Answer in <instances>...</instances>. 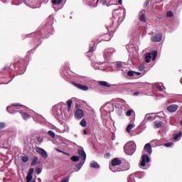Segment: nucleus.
Listing matches in <instances>:
<instances>
[{"label": "nucleus", "instance_id": "nucleus-1", "mask_svg": "<svg viewBox=\"0 0 182 182\" xmlns=\"http://www.w3.org/2000/svg\"><path fill=\"white\" fill-rule=\"evenodd\" d=\"M28 110V108L23 105L19 104H13L11 107H7L6 111L10 113V114H14L16 112H19L21 114L23 120H28L31 117L28 113L25 112Z\"/></svg>", "mask_w": 182, "mask_h": 182}, {"label": "nucleus", "instance_id": "nucleus-2", "mask_svg": "<svg viewBox=\"0 0 182 182\" xmlns=\"http://www.w3.org/2000/svg\"><path fill=\"white\" fill-rule=\"evenodd\" d=\"M66 107V105L60 102L57 105H55L53 108V114L57 119H62L63 114V109Z\"/></svg>", "mask_w": 182, "mask_h": 182}, {"label": "nucleus", "instance_id": "nucleus-3", "mask_svg": "<svg viewBox=\"0 0 182 182\" xmlns=\"http://www.w3.org/2000/svg\"><path fill=\"white\" fill-rule=\"evenodd\" d=\"M136 143L133 141H128L124 146V153L127 154V156L134 154L136 152Z\"/></svg>", "mask_w": 182, "mask_h": 182}, {"label": "nucleus", "instance_id": "nucleus-4", "mask_svg": "<svg viewBox=\"0 0 182 182\" xmlns=\"http://www.w3.org/2000/svg\"><path fill=\"white\" fill-rule=\"evenodd\" d=\"M78 154L82 160L78 164L75 165L74 168V170H75V171H79L80 168L83 167V164H85V162L86 161V152H85V150L79 149Z\"/></svg>", "mask_w": 182, "mask_h": 182}, {"label": "nucleus", "instance_id": "nucleus-5", "mask_svg": "<svg viewBox=\"0 0 182 182\" xmlns=\"http://www.w3.org/2000/svg\"><path fill=\"white\" fill-rule=\"evenodd\" d=\"M157 58V51H151L150 53H148L145 55V62L146 63H150V59H152V60H156Z\"/></svg>", "mask_w": 182, "mask_h": 182}, {"label": "nucleus", "instance_id": "nucleus-6", "mask_svg": "<svg viewBox=\"0 0 182 182\" xmlns=\"http://www.w3.org/2000/svg\"><path fill=\"white\" fill-rule=\"evenodd\" d=\"M22 1L26 4V5H29L30 8H38V6H32L31 1H27L26 0H13L11 5H16V6H18L20 4H22Z\"/></svg>", "mask_w": 182, "mask_h": 182}, {"label": "nucleus", "instance_id": "nucleus-7", "mask_svg": "<svg viewBox=\"0 0 182 182\" xmlns=\"http://www.w3.org/2000/svg\"><path fill=\"white\" fill-rule=\"evenodd\" d=\"M94 69L95 70H105L107 68L106 63H96L94 65H92Z\"/></svg>", "mask_w": 182, "mask_h": 182}, {"label": "nucleus", "instance_id": "nucleus-8", "mask_svg": "<svg viewBox=\"0 0 182 182\" xmlns=\"http://www.w3.org/2000/svg\"><path fill=\"white\" fill-rule=\"evenodd\" d=\"M33 171H34L33 168H31L29 169L28 175L26 176L27 182H36V179L33 178Z\"/></svg>", "mask_w": 182, "mask_h": 182}, {"label": "nucleus", "instance_id": "nucleus-9", "mask_svg": "<svg viewBox=\"0 0 182 182\" xmlns=\"http://www.w3.org/2000/svg\"><path fill=\"white\" fill-rule=\"evenodd\" d=\"M149 162H150V158L149 157V155L144 154L141 156V161L140 163V166L141 167H146V163H149Z\"/></svg>", "mask_w": 182, "mask_h": 182}, {"label": "nucleus", "instance_id": "nucleus-10", "mask_svg": "<svg viewBox=\"0 0 182 182\" xmlns=\"http://www.w3.org/2000/svg\"><path fill=\"white\" fill-rule=\"evenodd\" d=\"M116 52V50L114 48H107L104 51V58H110V56L113 55V53Z\"/></svg>", "mask_w": 182, "mask_h": 182}, {"label": "nucleus", "instance_id": "nucleus-11", "mask_svg": "<svg viewBox=\"0 0 182 182\" xmlns=\"http://www.w3.org/2000/svg\"><path fill=\"white\" fill-rule=\"evenodd\" d=\"M104 110L106 113L110 114L112 112H114V105L112 103H108L104 107Z\"/></svg>", "mask_w": 182, "mask_h": 182}, {"label": "nucleus", "instance_id": "nucleus-12", "mask_svg": "<svg viewBox=\"0 0 182 182\" xmlns=\"http://www.w3.org/2000/svg\"><path fill=\"white\" fill-rule=\"evenodd\" d=\"M36 151H37L38 154H41L43 159H48V153L46 152V151H45V149L40 147H36Z\"/></svg>", "mask_w": 182, "mask_h": 182}, {"label": "nucleus", "instance_id": "nucleus-13", "mask_svg": "<svg viewBox=\"0 0 182 182\" xmlns=\"http://www.w3.org/2000/svg\"><path fill=\"white\" fill-rule=\"evenodd\" d=\"M84 116H85V112H83V110L80 109H76L75 114V117L76 119H77L78 120H80V119H82V117H83Z\"/></svg>", "mask_w": 182, "mask_h": 182}, {"label": "nucleus", "instance_id": "nucleus-14", "mask_svg": "<svg viewBox=\"0 0 182 182\" xmlns=\"http://www.w3.org/2000/svg\"><path fill=\"white\" fill-rule=\"evenodd\" d=\"M73 85L75 86V87H77V89H80V90H84L85 92L89 90V87H87V85H83L76 82H73Z\"/></svg>", "mask_w": 182, "mask_h": 182}, {"label": "nucleus", "instance_id": "nucleus-15", "mask_svg": "<svg viewBox=\"0 0 182 182\" xmlns=\"http://www.w3.org/2000/svg\"><path fill=\"white\" fill-rule=\"evenodd\" d=\"M161 39H163L161 33H155L151 38L153 42H160Z\"/></svg>", "mask_w": 182, "mask_h": 182}, {"label": "nucleus", "instance_id": "nucleus-16", "mask_svg": "<svg viewBox=\"0 0 182 182\" xmlns=\"http://www.w3.org/2000/svg\"><path fill=\"white\" fill-rule=\"evenodd\" d=\"M120 164H122V160H120V159L119 158H114L111 162V166H112V168H114V166H119Z\"/></svg>", "mask_w": 182, "mask_h": 182}, {"label": "nucleus", "instance_id": "nucleus-17", "mask_svg": "<svg viewBox=\"0 0 182 182\" xmlns=\"http://www.w3.org/2000/svg\"><path fill=\"white\" fill-rule=\"evenodd\" d=\"M178 109V105H171L167 107V110L168 112H170V113H174V112H177Z\"/></svg>", "mask_w": 182, "mask_h": 182}, {"label": "nucleus", "instance_id": "nucleus-18", "mask_svg": "<svg viewBox=\"0 0 182 182\" xmlns=\"http://www.w3.org/2000/svg\"><path fill=\"white\" fill-rule=\"evenodd\" d=\"M127 170H130V164L129 162H125L122 164L120 171H127Z\"/></svg>", "mask_w": 182, "mask_h": 182}, {"label": "nucleus", "instance_id": "nucleus-19", "mask_svg": "<svg viewBox=\"0 0 182 182\" xmlns=\"http://www.w3.org/2000/svg\"><path fill=\"white\" fill-rule=\"evenodd\" d=\"M139 20L141 22H146V10H141L139 12Z\"/></svg>", "mask_w": 182, "mask_h": 182}, {"label": "nucleus", "instance_id": "nucleus-20", "mask_svg": "<svg viewBox=\"0 0 182 182\" xmlns=\"http://www.w3.org/2000/svg\"><path fill=\"white\" fill-rule=\"evenodd\" d=\"M127 75L130 77H136V76H140V75H141V73L130 70L127 72Z\"/></svg>", "mask_w": 182, "mask_h": 182}, {"label": "nucleus", "instance_id": "nucleus-21", "mask_svg": "<svg viewBox=\"0 0 182 182\" xmlns=\"http://www.w3.org/2000/svg\"><path fill=\"white\" fill-rule=\"evenodd\" d=\"M144 150H146L148 154H151V153H153V150L151 149V145L150 144H146L144 146Z\"/></svg>", "mask_w": 182, "mask_h": 182}, {"label": "nucleus", "instance_id": "nucleus-22", "mask_svg": "<svg viewBox=\"0 0 182 182\" xmlns=\"http://www.w3.org/2000/svg\"><path fill=\"white\" fill-rule=\"evenodd\" d=\"M112 167L113 165L109 166V170H111V171H112L113 173H117L119 171H121V167H119V166H114V168Z\"/></svg>", "mask_w": 182, "mask_h": 182}, {"label": "nucleus", "instance_id": "nucleus-23", "mask_svg": "<svg viewBox=\"0 0 182 182\" xmlns=\"http://www.w3.org/2000/svg\"><path fill=\"white\" fill-rule=\"evenodd\" d=\"M90 166L91 167V168H100V165H99V164H97V162L92 161L90 163Z\"/></svg>", "mask_w": 182, "mask_h": 182}, {"label": "nucleus", "instance_id": "nucleus-24", "mask_svg": "<svg viewBox=\"0 0 182 182\" xmlns=\"http://www.w3.org/2000/svg\"><path fill=\"white\" fill-rule=\"evenodd\" d=\"M126 63L122 62V61H117V68L118 69H122V68H124L126 66Z\"/></svg>", "mask_w": 182, "mask_h": 182}, {"label": "nucleus", "instance_id": "nucleus-25", "mask_svg": "<svg viewBox=\"0 0 182 182\" xmlns=\"http://www.w3.org/2000/svg\"><path fill=\"white\" fill-rule=\"evenodd\" d=\"M99 85H100V86H104L105 87H110L111 86V85L108 84L106 81H100Z\"/></svg>", "mask_w": 182, "mask_h": 182}, {"label": "nucleus", "instance_id": "nucleus-26", "mask_svg": "<svg viewBox=\"0 0 182 182\" xmlns=\"http://www.w3.org/2000/svg\"><path fill=\"white\" fill-rule=\"evenodd\" d=\"M182 132H179L177 134H173V139L178 140V139H181Z\"/></svg>", "mask_w": 182, "mask_h": 182}, {"label": "nucleus", "instance_id": "nucleus-27", "mask_svg": "<svg viewBox=\"0 0 182 182\" xmlns=\"http://www.w3.org/2000/svg\"><path fill=\"white\" fill-rule=\"evenodd\" d=\"M151 144L156 147L157 146H160V141H159L158 139H154L151 141Z\"/></svg>", "mask_w": 182, "mask_h": 182}, {"label": "nucleus", "instance_id": "nucleus-28", "mask_svg": "<svg viewBox=\"0 0 182 182\" xmlns=\"http://www.w3.org/2000/svg\"><path fill=\"white\" fill-rule=\"evenodd\" d=\"M134 127H135L134 124H129L127 127V133H130V132H132V129H134Z\"/></svg>", "mask_w": 182, "mask_h": 182}, {"label": "nucleus", "instance_id": "nucleus-29", "mask_svg": "<svg viewBox=\"0 0 182 182\" xmlns=\"http://www.w3.org/2000/svg\"><path fill=\"white\" fill-rule=\"evenodd\" d=\"M156 89L157 90H159V92H161L162 90H164V89H166V87H164L163 86V84H157L156 85Z\"/></svg>", "mask_w": 182, "mask_h": 182}, {"label": "nucleus", "instance_id": "nucleus-30", "mask_svg": "<svg viewBox=\"0 0 182 182\" xmlns=\"http://www.w3.org/2000/svg\"><path fill=\"white\" fill-rule=\"evenodd\" d=\"M39 160V159L38 158V156H35L31 162V166H36V164H38V161Z\"/></svg>", "mask_w": 182, "mask_h": 182}, {"label": "nucleus", "instance_id": "nucleus-31", "mask_svg": "<svg viewBox=\"0 0 182 182\" xmlns=\"http://www.w3.org/2000/svg\"><path fill=\"white\" fill-rule=\"evenodd\" d=\"M71 160L74 163H76V162L79 161V160H80V156H73L71 157Z\"/></svg>", "mask_w": 182, "mask_h": 182}, {"label": "nucleus", "instance_id": "nucleus-32", "mask_svg": "<svg viewBox=\"0 0 182 182\" xmlns=\"http://www.w3.org/2000/svg\"><path fill=\"white\" fill-rule=\"evenodd\" d=\"M21 160L23 163H28L29 161V157L26 155L23 156L21 157Z\"/></svg>", "mask_w": 182, "mask_h": 182}, {"label": "nucleus", "instance_id": "nucleus-33", "mask_svg": "<svg viewBox=\"0 0 182 182\" xmlns=\"http://www.w3.org/2000/svg\"><path fill=\"white\" fill-rule=\"evenodd\" d=\"M80 126H82V127H86L87 122H86V119H82L80 123Z\"/></svg>", "mask_w": 182, "mask_h": 182}, {"label": "nucleus", "instance_id": "nucleus-34", "mask_svg": "<svg viewBox=\"0 0 182 182\" xmlns=\"http://www.w3.org/2000/svg\"><path fill=\"white\" fill-rule=\"evenodd\" d=\"M53 5H60L62 4V0H52Z\"/></svg>", "mask_w": 182, "mask_h": 182}, {"label": "nucleus", "instance_id": "nucleus-35", "mask_svg": "<svg viewBox=\"0 0 182 182\" xmlns=\"http://www.w3.org/2000/svg\"><path fill=\"white\" fill-rule=\"evenodd\" d=\"M154 127L156 129H159V128L161 127V122H154Z\"/></svg>", "mask_w": 182, "mask_h": 182}, {"label": "nucleus", "instance_id": "nucleus-36", "mask_svg": "<svg viewBox=\"0 0 182 182\" xmlns=\"http://www.w3.org/2000/svg\"><path fill=\"white\" fill-rule=\"evenodd\" d=\"M48 136H52L53 139H55V132H53V131L52 130L48 131Z\"/></svg>", "mask_w": 182, "mask_h": 182}, {"label": "nucleus", "instance_id": "nucleus-37", "mask_svg": "<svg viewBox=\"0 0 182 182\" xmlns=\"http://www.w3.org/2000/svg\"><path fill=\"white\" fill-rule=\"evenodd\" d=\"M6 127V124L5 122H0V129H5Z\"/></svg>", "mask_w": 182, "mask_h": 182}, {"label": "nucleus", "instance_id": "nucleus-38", "mask_svg": "<svg viewBox=\"0 0 182 182\" xmlns=\"http://www.w3.org/2000/svg\"><path fill=\"white\" fill-rule=\"evenodd\" d=\"M93 50H95V44H90L89 52H93Z\"/></svg>", "mask_w": 182, "mask_h": 182}, {"label": "nucleus", "instance_id": "nucleus-39", "mask_svg": "<svg viewBox=\"0 0 182 182\" xmlns=\"http://www.w3.org/2000/svg\"><path fill=\"white\" fill-rule=\"evenodd\" d=\"M173 15V11H169L166 13V16H168V18H171Z\"/></svg>", "mask_w": 182, "mask_h": 182}, {"label": "nucleus", "instance_id": "nucleus-40", "mask_svg": "<svg viewBox=\"0 0 182 182\" xmlns=\"http://www.w3.org/2000/svg\"><path fill=\"white\" fill-rule=\"evenodd\" d=\"M132 113H133V109H129L126 112V116L130 117L132 116Z\"/></svg>", "mask_w": 182, "mask_h": 182}, {"label": "nucleus", "instance_id": "nucleus-41", "mask_svg": "<svg viewBox=\"0 0 182 182\" xmlns=\"http://www.w3.org/2000/svg\"><path fill=\"white\" fill-rule=\"evenodd\" d=\"M165 147H171L173 146V142H168L164 144Z\"/></svg>", "mask_w": 182, "mask_h": 182}, {"label": "nucleus", "instance_id": "nucleus-42", "mask_svg": "<svg viewBox=\"0 0 182 182\" xmlns=\"http://www.w3.org/2000/svg\"><path fill=\"white\" fill-rule=\"evenodd\" d=\"M145 117H146V119H147V120H152L153 119V117L149 114H146Z\"/></svg>", "mask_w": 182, "mask_h": 182}, {"label": "nucleus", "instance_id": "nucleus-43", "mask_svg": "<svg viewBox=\"0 0 182 182\" xmlns=\"http://www.w3.org/2000/svg\"><path fill=\"white\" fill-rule=\"evenodd\" d=\"M61 142L63 144H66L67 143H69V140L63 138L61 139Z\"/></svg>", "mask_w": 182, "mask_h": 182}, {"label": "nucleus", "instance_id": "nucleus-44", "mask_svg": "<svg viewBox=\"0 0 182 182\" xmlns=\"http://www.w3.org/2000/svg\"><path fill=\"white\" fill-rule=\"evenodd\" d=\"M48 19L50 21V25H52V23H53V16H50Z\"/></svg>", "mask_w": 182, "mask_h": 182}, {"label": "nucleus", "instance_id": "nucleus-45", "mask_svg": "<svg viewBox=\"0 0 182 182\" xmlns=\"http://www.w3.org/2000/svg\"><path fill=\"white\" fill-rule=\"evenodd\" d=\"M36 174H40L41 173H42V170L41 169V168H36Z\"/></svg>", "mask_w": 182, "mask_h": 182}, {"label": "nucleus", "instance_id": "nucleus-46", "mask_svg": "<svg viewBox=\"0 0 182 182\" xmlns=\"http://www.w3.org/2000/svg\"><path fill=\"white\" fill-rule=\"evenodd\" d=\"M72 103H73V101L72 100H68V107H72Z\"/></svg>", "mask_w": 182, "mask_h": 182}, {"label": "nucleus", "instance_id": "nucleus-47", "mask_svg": "<svg viewBox=\"0 0 182 182\" xmlns=\"http://www.w3.org/2000/svg\"><path fill=\"white\" fill-rule=\"evenodd\" d=\"M69 181V176L65 177L64 179L61 181V182H68Z\"/></svg>", "mask_w": 182, "mask_h": 182}, {"label": "nucleus", "instance_id": "nucleus-48", "mask_svg": "<svg viewBox=\"0 0 182 182\" xmlns=\"http://www.w3.org/2000/svg\"><path fill=\"white\" fill-rule=\"evenodd\" d=\"M117 11H119V9H115L112 12L113 18H116V12H117Z\"/></svg>", "mask_w": 182, "mask_h": 182}, {"label": "nucleus", "instance_id": "nucleus-49", "mask_svg": "<svg viewBox=\"0 0 182 182\" xmlns=\"http://www.w3.org/2000/svg\"><path fill=\"white\" fill-rule=\"evenodd\" d=\"M101 2L102 3V5H106L109 2L107 0H101Z\"/></svg>", "mask_w": 182, "mask_h": 182}, {"label": "nucleus", "instance_id": "nucleus-50", "mask_svg": "<svg viewBox=\"0 0 182 182\" xmlns=\"http://www.w3.org/2000/svg\"><path fill=\"white\" fill-rule=\"evenodd\" d=\"M150 3V0H146L145 3H144V6H147V5H149V4Z\"/></svg>", "mask_w": 182, "mask_h": 182}, {"label": "nucleus", "instance_id": "nucleus-51", "mask_svg": "<svg viewBox=\"0 0 182 182\" xmlns=\"http://www.w3.org/2000/svg\"><path fill=\"white\" fill-rule=\"evenodd\" d=\"M140 95V92L139 91H136L134 93V96H139Z\"/></svg>", "mask_w": 182, "mask_h": 182}, {"label": "nucleus", "instance_id": "nucleus-52", "mask_svg": "<svg viewBox=\"0 0 182 182\" xmlns=\"http://www.w3.org/2000/svg\"><path fill=\"white\" fill-rule=\"evenodd\" d=\"M139 70H144V65H141L139 67Z\"/></svg>", "mask_w": 182, "mask_h": 182}, {"label": "nucleus", "instance_id": "nucleus-53", "mask_svg": "<svg viewBox=\"0 0 182 182\" xmlns=\"http://www.w3.org/2000/svg\"><path fill=\"white\" fill-rule=\"evenodd\" d=\"M55 150H56V151H58V153H63V151H62V150H60V149H56Z\"/></svg>", "mask_w": 182, "mask_h": 182}, {"label": "nucleus", "instance_id": "nucleus-54", "mask_svg": "<svg viewBox=\"0 0 182 182\" xmlns=\"http://www.w3.org/2000/svg\"><path fill=\"white\" fill-rule=\"evenodd\" d=\"M109 156H110L109 153H107L105 154V157H109Z\"/></svg>", "mask_w": 182, "mask_h": 182}, {"label": "nucleus", "instance_id": "nucleus-55", "mask_svg": "<svg viewBox=\"0 0 182 182\" xmlns=\"http://www.w3.org/2000/svg\"><path fill=\"white\" fill-rule=\"evenodd\" d=\"M134 55H135V56H137V50H134Z\"/></svg>", "mask_w": 182, "mask_h": 182}, {"label": "nucleus", "instance_id": "nucleus-56", "mask_svg": "<svg viewBox=\"0 0 182 182\" xmlns=\"http://www.w3.org/2000/svg\"><path fill=\"white\" fill-rule=\"evenodd\" d=\"M162 97H167V93L163 94V95H162Z\"/></svg>", "mask_w": 182, "mask_h": 182}, {"label": "nucleus", "instance_id": "nucleus-57", "mask_svg": "<svg viewBox=\"0 0 182 182\" xmlns=\"http://www.w3.org/2000/svg\"><path fill=\"white\" fill-rule=\"evenodd\" d=\"M118 2H119V5H122V0H118Z\"/></svg>", "mask_w": 182, "mask_h": 182}, {"label": "nucleus", "instance_id": "nucleus-58", "mask_svg": "<svg viewBox=\"0 0 182 182\" xmlns=\"http://www.w3.org/2000/svg\"><path fill=\"white\" fill-rule=\"evenodd\" d=\"M70 109H72V107H68V112H70Z\"/></svg>", "mask_w": 182, "mask_h": 182}, {"label": "nucleus", "instance_id": "nucleus-59", "mask_svg": "<svg viewBox=\"0 0 182 182\" xmlns=\"http://www.w3.org/2000/svg\"><path fill=\"white\" fill-rule=\"evenodd\" d=\"M133 46H132V48L131 49H129V52H130V53H132V52H133Z\"/></svg>", "mask_w": 182, "mask_h": 182}, {"label": "nucleus", "instance_id": "nucleus-60", "mask_svg": "<svg viewBox=\"0 0 182 182\" xmlns=\"http://www.w3.org/2000/svg\"><path fill=\"white\" fill-rule=\"evenodd\" d=\"M84 134H87V132H86V129H84Z\"/></svg>", "mask_w": 182, "mask_h": 182}, {"label": "nucleus", "instance_id": "nucleus-61", "mask_svg": "<svg viewBox=\"0 0 182 182\" xmlns=\"http://www.w3.org/2000/svg\"><path fill=\"white\" fill-rule=\"evenodd\" d=\"M64 154H65V156H69V154L66 153V152H63Z\"/></svg>", "mask_w": 182, "mask_h": 182}, {"label": "nucleus", "instance_id": "nucleus-62", "mask_svg": "<svg viewBox=\"0 0 182 182\" xmlns=\"http://www.w3.org/2000/svg\"><path fill=\"white\" fill-rule=\"evenodd\" d=\"M87 82V80H85V81H82V83H86Z\"/></svg>", "mask_w": 182, "mask_h": 182}, {"label": "nucleus", "instance_id": "nucleus-63", "mask_svg": "<svg viewBox=\"0 0 182 182\" xmlns=\"http://www.w3.org/2000/svg\"><path fill=\"white\" fill-rule=\"evenodd\" d=\"M38 119H42V117L41 116H38Z\"/></svg>", "mask_w": 182, "mask_h": 182}, {"label": "nucleus", "instance_id": "nucleus-64", "mask_svg": "<svg viewBox=\"0 0 182 182\" xmlns=\"http://www.w3.org/2000/svg\"><path fill=\"white\" fill-rule=\"evenodd\" d=\"M181 126H182V120L181 121Z\"/></svg>", "mask_w": 182, "mask_h": 182}]
</instances>
